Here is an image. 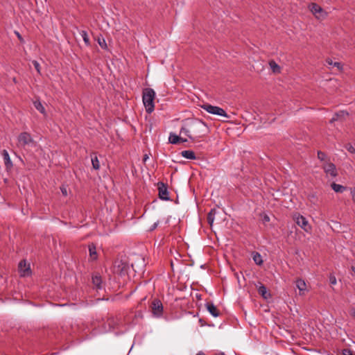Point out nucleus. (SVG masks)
Wrapping results in <instances>:
<instances>
[{"label": "nucleus", "instance_id": "29", "mask_svg": "<svg viewBox=\"0 0 355 355\" xmlns=\"http://www.w3.org/2000/svg\"><path fill=\"white\" fill-rule=\"evenodd\" d=\"M342 355H355V353L352 349L345 348L342 350Z\"/></svg>", "mask_w": 355, "mask_h": 355}, {"label": "nucleus", "instance_id": "2", "mask_svg": "<svg viewBox=\"0 0 355 355\" xmlns=\"http://www.w3.org/2000/svg\"><path fill=\"white\" fill-rule=\"evenodd\" d=\"M155 92L151 88H146L143 91L142 99L143 103L146 108V111L148 113H151L155 109L154 99Z\"/></svg>", "mask_w": 355, "mask_h": 355}, {"label": "nucleus", "instance_id": "1", "mask_svg": "<svg viewBox=\"0 0 355 355\" xmlns=\"http://www.w3.org/2000/svg\"><path fill=\"white\" fill-rule=\"evenodd\" d=\"M209 128L206 123L196 118L187 119L182 126L180 134H184L191 140L200 139L209 133Z\"/></svg>", "mask_w": 355, "mask_h": 355}, {"label": "nucleus", "instance_id": "21", "mask_svg": "<svg viewBox=\"0 0 355 355\" xmlns=\"http://www.w3.org/2000/svg\"><path fill=\"white\" fill-rule=\"evenodd\" d=\"M218 213L216 209L214 208L210 210L207 214V222L211 226L214 221L215 215Z\"/></svg>", "mask_w": 355, "mask_h": 355}, {"label": "nucleus", "instance_id": "9", "mask_svg": "<svg viewBox=\"0 0 355 355\" xmlns=\"http://www.w3.org/2000/svg\"><path fill=\"white\" fill-rule=\"evenodd\" d=\"M119 319L117 318L110 317L105 322V331H110L118 328Z\"/></svg>", "mask_w": 355, "mask_h": 355}, {"label": "nucleus", "instance_id": "45", "mask_svg": "<svg viewBox=\"0 0 355 355\" xmlns=\"http://www.w3.org/2000/svg\"><path fill=\"white\" fill-rule=\"evenodd\" d=\"M216 355H225V354L224 352H219V353L216 354Z\"/></svg>", "mask_w": 355, "mask_h": 355}, {"label": "nucleus", "instance_id": "40", "mask_svg": "<svg viewBox=\"0 0 355 355\" xmlns=\"http://www.w3.org/2000/svg\"><path fill=\"white\" fill-rule=\"evenodd\" d=\"M350 315L355 319V309L352 308L350 310Z\"/></svg>", "mask_w": 355, "mask_h": 355}, {"label": "nucleus", "instance_id": "31", "mask_svg": "<svg viewBox=\"0 0 355 355\" xmlns=\"http://www.w3.org/2000/svg\"><path fill=\"white\" fill-rule=\"evenodd\" d=\"M326 157L327 155L324 152H322L320 150L318 151V158L320 161H325Z\"/></svg>", "mask_w": 355, "mask_h": 355}, {"label": "nucleus", "instance_id": "18", "mask_svg": "<svg viewBox=\"0 0 355 355\" xmlns=\"http://www.w3.org/2000/svg\"><path fill=\"white\" fill-rule=\"evenodd\" d=\"M91 159L93 168L98 170L100 168V162L95 153H93L91 155Z\"/></svg>", "mask_w": 355, "mask_h": 355}, {"label": "nucleus", "instance_id": "17", "mask_svg": "<svg viewBox=\"0 0 355 355\" xmlns=\"http://www.w3.org/2000/svg\"><path fill=\"white\" fill-rule=\"evenodd\" d=\"M296 286L300 291V295H303L306 289L305 282L302 279H297L296 281Z\"/></svg>", "mask_w": 355, "mask_h": 355}, {"label": "nucleus", "instance_id": "7", "mask_svg": "<svg viewBox=\"0 0 355 355\" xmlns=\"http://www.w3.org/2000/svg\"><path fill=\"white\" fill-rule=\"evenodd\" d=\"M128 265L121 260H116L114 263V272L123 275L128 272Z\"/></svg>", "mask_w": 355, "mask_h": 355}, {"label": "nucleus", "instance_id": "34", "mask_svg": "<svg viewBox=\"0 0 355 355\" xmlns=\"http://www.w3.org/2000/svg\"><path fill=\"white\" fill-rule=\"evenodd\" d=\"M33 65L35 67V69L37 70V71L38 73H40V65L38 63V62L36 61V60H34V61H33Z\"/></svg>", "mask_w": 355, "mask_h": 355}, {"label": "nucleus", "instance_id": "33", "mask_svg": "<svg viewBox=\"0 0 355 355\" xmlns=\"http://www.w3.org/2000/svg\"><path fill=\"white\" fill-rule=\"evenodd\" d=\"M345 148L346 149L351 153H355V148L354 147L350 144H347L346 146H345Z\"/></svg>", "mask_w": 355, "mask_h": 355}, {"label": "nucleus", "instance_id": "44", "mask_svg": "<svg viewBox=\"0 0 355 355\" xmlns=\"http://www.w3.org/2000/svg\"><path fill=\"white\" fill-rule=\"evenodd\" d=\"M196 355H205L202 352H199L196 354Z\"/></svg>", "mask_w": 355, "mask_h": 355}, {"label": "nucleus", "instance_id": "5", "mask_svg": "<svg viewBox=\"0 0 355 355\" xmlns=\"http://www.w3.org/2000/svg\"><path fill=\"white\" fill-rule=\"evenodd\" d=\"M293 219L296 223V224L305 232H309L311 231V225L309 224L307 219L302 215L300 214L299 213H295L293 216Z\"/></svg>", "mask_w": 355, "mask_h": 355}, {"label": "nucleus", "instance_id": "46", "mask_svg": "<svg viewBox=\"0 0 355 355\" xmlns=\"http://www.w3.org/2000/svg\"><path fill=\"white\" fill-rule=\"evenodd\" d=\"M352 271L354 272L355 274V266H352Z\"/></svg>", "mask_w": 355, "mask_h": 355}, {"label": "nucleus", "instance_id": "35", "mask_svg": "<svg viewBox=\"0 0 355 355\" xmlns=\"http://www.w3.org/2000/svg\"><path fill=\"white\" fill-rule=\"evenodd\" d=\"M263 223H266L270 221V217L267 214H264L262 217Z\"/></svg>", "mask_w": 355, "mask_h": 355}, {"label": "nucleus", "instance_id": "38", "mask_svg": "<svg viewBox=\"0 0 355 355\" xmlns=\"http://www.w3.org/2000/svg\"><path fill=\"white\" fill-rule=\"evenodd\" d=\"M329 281H330V284L332 285L336 284V279L335 277H331Z\"/></svg>", "mask_w": 355, "mask_h": 355}, {"label": "nucleus", "instance_id": "32", "mask_svg": "<svg viewBox=\"0 0 355 355\" xmlns=\"http://www.w3.org/2000/svg\"><path fill=\"white\" fill-rule=\"evenodd\" d=\"M348 115V112L346 111H340L338 112L335 113V116H337L338 119L340 117H345V116Z\"/></svg>", "mask_w": 355, "mask_h": 355}, {"label": "nucleus", "instance_id": "6", "mask_svg": "<svg viewBox=\"0 0 355 355\" xmlns=\"http://www.w3.org/2000/svg\"><path fill=\"white\" fill-rule=\"evenodd\" d=\"M309 8L313 15L318 19H322L327 15V12L321 8V6L315 3H311L309 6Z\"/></svg>", "mask_w": 355, "mask_h": 355}, {"label": "nucleus", "instance_id": "10", "mask_svg": "<svg viewBox=\"0 0 355 355\" xmlns=\"http://www.w3.org/2000/svg\"><path fill=\"white\" fill-rule=\"evenodd\" d=\"M151 309L153 315L159 318L162 315L163 305L160 300H154L151 304Z\"/></svg>", "mask_w": 355, "mask_h": 355}, {"label": "nucleus", "instance_id": "37", "mask_svg": "<svg viewBox=\"0 0 355 355\" xmlns=\"http://www.w3.org/2000/svg\"><path fill=\"white\" fill-rule=\"evenodd\" d=\"M158 225H159V221L154 223V224L150 227V231H153L155 229L157 228Z\"/></svg>", "mask_w": 355, "mask_h": 355}, {"label": "nucleus", "instance_id": "8", "mask_svg": "<svg viewBox=\"0 0 355 355\" xmlns=\"http://www.w3.org/2000/svg\"><path fill=\"white\" fill-rule=\"evenodd\" d=\"M157 186L159 198L166 201L169 200L170 197L167 184L163 183L162 182H158Z\"/></svg>", "mask_w": 355, "mask_h": 355}, {"label": "nucleus", "instance_id": "30", "mask_svg": "<svg viewBox=\"0 0 355 355\" xmlns=\"http://www.w3.org/2000/svg\"><path fill=\"white\" fill-rule=\"evenodd\" d=\"M327 62L329 65H333L334 67H336L338 69H341L342 68V64L340 62H333V61L331 60H327Z\"/></svg>", "mask_w": 355, "mask_h": 355}, {"label": "nucleus", "instance_id": "4", "mask_svg": "<svg viewBox=\"0 0 355 355\" xmlns=\"http://www.w3.org/2000/svg\"><path fill=\"white\" fill-rule=\"evenodd\" d=\"M201 107L210 114L229 118L226 112L220 107L214 106L209 103H205L201 105Z\"/></svg>", "mask_w": 355, "mask_h": 355}, {"label": "nucleus", "instance_id": "15", "mask_svg": "<svg viewBox=\"0 0 355 355\" xmlns=\"http://www.w3.org/2000/svg\"><path fill=\"white\" fill-rule=\"evenodd\" d=\"M207 311L214 316L218 317L220 314L216 306L212 302H207L206 304Z\"/></svg>", "mask_w": 355, "mask_h": 355}, {"label": "nucleus", "instance_id": "39", "mask_svg": "<svg viewBox=\"0 0 355 355\" xmlns=\"http://www.w3.org/2000/svg\"><path fill=\"white\" fill-rule=\"evenodd\" d=\"M15 34H16V35L17 36L18 39H19L21 42H23V41H24V40H23L22 37H21V35L19 34V32L15 31Z\"/></svg>", "mask_w": 355, "mask_h": 355}, {"label": "nucleus", "instance_id": "41", "mask_svg": "<svg viewBox=\"0 0 355 355\" xmlns=\"http://www.w3.org/2000/svg\"><path fill=\"white\" fill-rule=\"evenodd\" d=\"M338 119V118L337 116H335V114L334 115V116L331 118V119L330 120V123H334V121H337Z\"/></svg>", "mask_w": 355, "mask_h": 355}, {"label": "nucleus", "instance_id": "12", "mask_svg": "<svg viewBox=\"0 0 355 355\" xmlns=\"http://www.w3.org/2000/svg\"><path fill=\"white\" fill-rule=\"evenodd\" d=\"M18 268L21 276L26 277L31 274L30 265L25 260L20 261Z\"/></svg>", "mask_w": 355, "mask_h": 355}, {"label": "nucleus", "instance_id": "14", "mask_svg": "<svg viewBox=\"0 0 355 355\" xmlns=\"http://www.w3.org/2000/svg\"><path fill=\"white\" fill-rule=\"evenodd\" d=\"M169 143L172 144H177L179 143H184L187 141V139L182 138L175 133L171 132L168 137Z\"/></svg>", "mask_w": 355, "mask_h": 355}, {"label": "nucleus", "instance_id": "43", "mask_svg": "<svg viewBox=\"0 0 355 355\" xmlns=\"http://www.w3.org/2000/svg\"><path fill=\"white\" fill-rule=\"evenodd\" d=\"M352 198L353 200L355 202V191L352 193Z\"/></svg>", "mask_w": 355, "mask_h": 355}, {"label": "nucleus", "instance_id": "13", "mask_svg": "<svg viewBox=\"0 0 355 355\" xmlns=\"http://www.w3.org/2000/svg\"><path fill=\"white\" fill-rule=\"evenodd\" d=\"M257 291H258L259 294L263 299L268 300V298H270L271 297V295L267 291V288L261 283L259 282L258 285H257Z\"/></svg>", "mask_w": 355, "mask_h": 355}, {"label": "nucleus", "instance_id": "16", "mask_svg": "<svg viewBox=\"0 0 355 355\" xmlns=\"http://www.w3.org/2000/svg\"><path fill=\"white\" fill-rule=\"evenodd\" d=\"M2 155L4 161V164L7 168H10L12 166V163L10 158V155L6 150H3L2 152Z\"/></svg>", "mask_w": 355, "mask_h": 355}, {"label": "nucleus", "instance_id": "24", "mask_svg": "<svg viewBox=\"0 0 355 355\" xmlns=\"http://www.w3.org/2000/svg\"><path fill=\"white\" fill-rule=\"evenodd\" d=\"M89 252L91 259L92 260H96L97 259L96 248L93 243L89 245Z\"/></svg>", "mask_w": 355, "mask_h": 355}, {"label": "nucleus", "instance_id": "20", "mask_svg": "<svg viewBox=\"0 0 355 355\" xmlns=\"http://www.w3.org/2000/svg\"><path fill=\"white\" fill-rule=\"evenodd\" d=\"M34 107L37 110H38L41 114L46 115V110L43 105L42 104L40 100H35L33 101Z\"/></svg>", "mask_w": 355, "mask_h": 355}, {"label": "nucleus", "instance_id": "36", "mask_svg": "<svg viewBox=\"0 0 355 355\" xmlns=\"http://www.w3.org/2000/svg\"><path fill=\"white\" fill-rule=\"evenodd\" d=\"M60 190H61V192L63 196H67V190L66 187H62L60 188Z\"/></svg>", "mask_w": 355, "mask_h": 355}, {"label": "nucleus", "instance_id": "25", "mask_svg": "<svg viewBox=\"0 0 355 355\" xmlns=\"http://www.w3.org/2000/svg\"><path fill=\"white\" fill-rule=\"evenodd\" d=\"M331 188L336 193H343L346 190L345 187L336 183H332Z\"/></svg>", "mask_w": 355, "mask_h": 355}, {"label": "nucleus", "instance_id": "28", "mask_svg": "<svg viewBox=\"0 0 355 355\" xmlns=\"http://www.w3.org/2000/svg\"><path fill=\"white\" fill-rule=\"evenodd\" d=\"M98 43L99 44V46L103 49H107V44L105 42V40L103 39V38H98Z\"/></svg>", "mask_w": 355, "mask_h": 355}, {"label": "nucleus", "instance_id": "19", "mask_svg": "<svg viewBox=\"0 0 355 355\" xmlns=\"http://www.w3.org/2000/svg\"><path fill=\"white\" fill-rule=\"evenodd\" d=\"M92 283L96 286L97 289L102 288V279L101 277L98 275H95L92 277Z\"/></svg>", "mask_w": 355, "mask_h": 355}, {"label": "nucleus", "instance_id": "42", "mask_svg": "<svg viewBox=\"0 0 355 355\" xmlns=\"http://www.w3.org/2000/svg\"><path fill=\"white\" fill-rule=\"evenodd\" d=\"M148 158H149V157H148V155L147 154H145V155H144V157H143V162H146V160H147Z\"/></svg>", "mask_w": 355, "mask_h": 355}, {"label": "nucleus", "instance_id": "27", "mask_svg": "<svg viewBox=\"0 0 355 355\" xmlns=\"http://www.w3.org/2000/svg\"><path fill=\"white\" fill-rule=\"evenodd\" d=\"M269 65L274 73L280 72V67L274 60L270 61Z\"/></svg>", "mask_w": 355, "mask_h": 355}, {"label": "nucleus", "instance_id": "26", "mask_svg": "<svg viewBox=\"0 0 355 355\" xmlns=\"http://www.w3.org/2000/svg\"><path fill=\"white\" fill-rule=\"evenodd\" d=\"M80 34L85 44H86V46H90V40H89V38L87 31L83 30L80 32Z\"/></svg>", "mask_w": 355, "mask_h": 355}, {"label": "nucleus", "instance_id": "11", "mask_svg": "<svg viewBox=\"0 0 355 355\" xmlns=\"http://www.w3.org/2000/svg\"><path fill=\"white\" fill-rule=\"evenodd\" d=\"M322 168L327 174L330 175L331 177H336L337 175L336 168L334 164L326 161L322 165Z\"/></svg>", "mask_w": 355, "mask_h": 355}, {"label": "nucleus", "instance_id": "3", "mask_svg": "<svg viewBox=\"0 0 355 355\" xmlns=\"http://www.w3.org/2000/svg\"><path fill=\"white\" fill-rule=\"evenodd\" d=\"M18 146L19 147L25 148L26 146H35V142L34 141L31 134L27 132H23L20 133L17 137Z\"/></svg>", "mask_w": 355, "mask_h": 355}, {"label": "nucleus", "instance_id": "23", "mask_svg": "<svg viewBox=\"0 0 355 355\" xmlns=\"http://www.w3.org/2000/svg\"><path fill=\"white\" fill-rule=\"evenodd\" d=\"M252 259L257 265L261 266L263 263L262 257L257 252H254L252 253Z\"/></svg>", "mask_w": 355, "mask_h": 355}, {"label": "nucleus", "instance_id": "22", "mask_svg": "<svg viewBox=\"0 0 355 355\" xmlns=\"http://www.w3.org/2000/svg\"><path fill=\"white\" fill-rule=\"evenodd\" d=\"M181 155L189 159H195L196 158L194 152L192 150H183L181 152Z\"/></svg>", "mask_w": 355, "mask_h": 355}]
</instances>
